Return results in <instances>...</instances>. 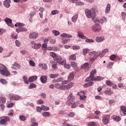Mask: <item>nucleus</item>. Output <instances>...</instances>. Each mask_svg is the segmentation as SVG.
<instances>
[{"instance_id":"obj_8","label":"nucleus","mask_w":126,"mask_h":126,"mask_svg":"<svg viewBox=\"0 0 126 126\" xmlns=\"http://www.w3.org/2000/svg\"><path fill=\"white\" fill-rule=\"evenodd\" d=\"M120 114L121 116H126V106L125 105H122L120 106Z\"/></svg>"},{"instance_id":"obj_33","label":"nucleus","mask_w":126,"mask_h":126,"mask_svg":"<svg viewBox=\"0 0 126 126\" xmlns=\"http://www.w3.org/2000/svg\"><path fill=\"white\" fill-rule=\"evenodd\" d=\"M77 18H78V15L77 14L75 15L73 17H72V21L75 23L76 22V20H77Z\"/></svg>"},{"instance_id":"obj_40","label":"nucleus","mask_w":126,"mask_h":126,"mask_svg":"<svg viewBox=\"0 0 126 126\" xmlns=\"http://www.w3.org/2000/svg\"><path fill=\"white\" fill-rule=\"evenodd\" d=\"M114 63H115L114 62H109L107 66V68H112V67L114 65Z\"/></svg>"},{"instance_id":"obj_5","label":"nucleus","mask_w":126,"mask_h":126,"mask_svg":"<svg viewBox=\"0 0 126 126\" xmlns=\"http://www.w3.org/2000/svg\"><path fill=\"white\" fill-rule=\"evenodd\" d=\"M0 73L3 76H5L6 77L10 75V73L9 72V71H8L7 68H5V69L1 70L0 71Z\"/></svg>"},{"instance_id":"obj_15","label":"nucleus","mask_w":126,"mask_h":126,"mask_svg":"<svg viewBox=\"0 0 126 126\" xmlns=\"http://www.w3.org/2000/svg\"><path fill=\"white\" fill-rule=\"evenodd\" d=\"M104 40H105V37L104 36H97L95 38V40L97 43L103 42Z\"/></svg>"},{"instance_id":"obj_53","label":"nucleus","mask_w":126,"mask_h":126,"mask_svg":"<svg viewBox=\"0 0 126 126\" xmlns=\"http://www.w3.org/2000/svg\"><path fill=\"white\" fill-rule=\"evenodd\" d=\"M96 69L93 70L91 71V74L90 75H91V77H94V75L95 73H96Z\"/></svg>"},{"instance_id":"obj_54","label":"nucleus","mask_w":126,"mask_h":126,"mask_svg":"<svg viewBox=\"0 0 126 126\" xmlns=\"http://www.w3.org/2000/svg\"><path fill=\"white\" fill-rule=\"evenodd\" d=\"M85 42L87 43H94V40L92 39H89L87 38V37L86 38Z\"/></svg>"},{"instance_id":"obj_3","label":"nucleus","mask_w":126,"mask_h":126,"mask_svg":"<svg viewBox=\"0 0 126 126\" xmlns=\"http://www.w3.org/2000/svg\"><path fill=\"white\" fill-rule=\"evenodd\" d=\"M89 55L91 56L90 62L93 63L98 57H100V52L93 51L89 53Z\"/></svg>"},{"instance_id":"obj_2","label":"nucleus","mask_w":126,"mask_h":126,"mask_svg":"<svg viewBox=\"0 0 126 126\" xmlns=\"http://www.w3.org/2000/svg\"><path fill=\"white\" fill-rule=\"evenodd\" d=\"M85 13L88 18H92L93 19L94 18H95L96 16V12L94 9H91V10H89V9H86Z\"/></svg>"},{"instance_id":"obj_7","label":"nucleus","mask_w":126,"mask_h":126,"mask_svg":"<svg viewBox=\"0 0 126 126\" xmlns=\"http://www.w3.org/2000/svg\"><path fill=\"white\" fill-rule=\"evenodd\" d=\"M31 44L32 45V49L34 50H37L41 48V44L40 43H36L34 41H31Z\"/></svg>"},{"instance_id":"obj_13","label":"nucleus","mask_w":126,"mask_h":126,"mask_svg":"<svg viewBox=\"0 0 126 126\" xmlns=\"http://www.w3.org/2000/svg\"><path fill=\"white\" fill-rule=\"evenodd\" d=\"M39 36L38 33L37 32H32L29 34V38L30 39H36V38Z\"/></svg>"},{"instance_id":"obj_37","label":"nucleus","mask_w":126,"mask_h":126,"mask_svg":"<svg viewBox=\"0 0 126 126\" xmlns=\"http://www.w3.org/2000/svg\"><path fill=\"white\" fill-rule=\"evenodd\" d=\"M23 79L24 80V82H25L26 84H28L29 83V80L27 79V77L26 76H24L23 77Z\"/></svg>"},{"instance_id":"obj_44","label":"nucleus","mask_w":126,"mask_h":126,"mask_svg":"<svg viewBox=\"0 0 126 126\" xmlns=\"http://www.w3.org/2000/svg\"><path fill=\"white\" fill-rule=\"evenodd\" d=\"M113 119L114 120V121H115V122H120V121H121L122 120V118H121L120 116H116Z\"/></svg>"},{"instance_id":"obj_6","label":"nucleus","mask_w":126,"mask_h":126,"mask_svg":"<svg viewBox=\"0 0 126 126\" xmlns=\"http://www.w3.org/2000/svg\"><path fill=\"white\" fill-rule=\"evenodd\" d=\"M4 21L9 27H14V26L12 25V20H11V19L6 17L5 18Z\"/></svg>"},{"instance_id":"obj_16","label":"nucleus","mask_w":126,"mask_h":126,"mask_svg":"<svg viewBox=\"0 0 126 126\" xmlns=\"http://www.w3.org/2000/svg\"><path fill=\"white\" fill-rule=\"evenodd\" d=\"M108 52H109V49L107 48L103 49L101 52H100V58H103L104 55L106 53H108Z\"/></svg>"},{"instance_id":"obj_19","label":"nucleus","mask_w":126,"mask_h":126,"mask_svg":"<svg viewBox=\"0 0 126 126\" xmlns=\"http://www.w3.org/2000/svg\"><path fill=\"white\" fill-rule=\"evenodd\" d=\"M61 37H63V38H72V35L66 33H63L61 34Z\"/></svg>"},{"instance_id":"obj_62","label":"nucleus","mask_w":126,"mask_h":126,"mask_svg":"<svg viewBox=\"0 0 126 126\" xmlns=\"http://www.w3.org/2000/svg\"><path fill=\"white\" fill-rule=\"evenodd\" d=\"M15 44L17 47H20V45H21V42H20V41H19V40H16L15 41Z\"/></svg>"},{"instance_id":"obj_50","label":"nucleus","mask_w":126,"mask_h":126,"mask_svg":"<svg viewBox=\"0 0 126 126\" xmlns=\"http://www.w3.org/2000/svg\"><path fill=\"white\" fill-rule=\"evenodd\" d=\"M50 56L53 58L54 60L55 59L56 57H57L58 55L55 52H50Z\"/></svg>"},{"instance_id":"obj_49","label":"nucleus","mask_w":126,"mask_h":126,"mask_svg":"<svg viewBox=\"0 0 126 126\" xmlns=\"http://www.w3.org/2000/svg\"><path fill=\"white\" fill-rule=\"evenodd\" d=\"M106 84L107 86H112V85H113V83L110 80H107L106 81Z\"/></svg>"},{"instance_id":"obj_61","label":"nucleus","mask_w":126,"mask_h":126,"mask_svg":"<svg viewBox=\"0 0 126 126\" xmlns=\"http://www.w3.org/2000/svg\"><path fill=\"white\" fill-rule=\"evenodd\" d=\"M59 64H61V65H64L65 63H66V61L63 60V61H61L59 63Z\"/></svg>"},{"instance_id":"obj_51","label":"nucleus","mask_w":126,"mask_h":126,"mask_svg":"<svg viewBox=\"0 0 126 126\" xmlns=\"http://www.w3.org/2000/svg\"><path fill=\"white\" fill-rule=\"evenodd\" d=\"M121 16L123 20H126V12H122L121 13Z\"/></svg>"},{"instance_id":"obj_4","label":"nucleus","mask_w":126,"mask_h":126,"mask_svg":"<svg viewBox=\"0 0 126 126\" xmlns=\"http://www.w3.org/2000/svg\"><path fill=\"white\" fill-rule=\"evenodd\" d=\"M0 119V125L1 126H6L7 125V122H9L10 121L8 116H2Z\"/></svg>"},{"instance_id":"obj_18","label":"nucleus","mask_w":126,"mask_h":126,"mask_svg":"<svg viewBox=\"0 0 126 126\" xmlns=\"http://www.w3.org/2000/svg\"><path fill=\"white\" fill-rule=\"evenodd\" d=\"M95 20H98L99 23H101V24H103L104 22H107V18L105 17H103L100 20L99 19H96Z\"/></svg>"},{"instance_id":"obj_36","label":"nucleus","mask_w":126,"mask_h":126,"mask_svg":"<svg viewBox=\"0 0 126 126\" xmlns=\"http://www.w3.org/2000/svg\"><path fill=\"white\" fill-rule=\"evenodd\" d=\"M93 79H94V77H91V76L90 75V76L85 79V82H88L89 81H93Z\"/></svg>"},{"instance_id":"obj_29","label":"nucleus","mask_w":126,"mask_h":126,"mask_svg":"<svg viewBox=\"0 0 126 126\" xmlns=\"http://www.w3.org/2000/svg\"><path fill=\"white\" fill-rule=\"evenodd\" d=\"M54 61H56V62L59 63H60L61 61H63V58L60 56L57 55V57L55 58Z\"/></svg>"},{"instance_id":"obj_43","label":"nucleus","mask_w":126,"mask_h":126,"mask_svg":"<svg viewBox=\"0 0 126 126\" xmlns=\"http://www.w3.org/2000/svg\"><path fill=\"white\" fill-rule=\"evenodd\" d=\"M71 65L74 69L77 68V64H76L74 62H71Z\"/></svg>"},{"instance_id":"obj_55","label":"nucleus","mask_w":126,"mask_h":126,"mask_svg":"<svg viewBox=\"0 0 126 126\" xmlns=\"http://www.w3.org/2000/svg\"><path fill=\"white\" fill-rule=\"evenodd\" d=\"M88 51H89V49H84L83 50V55H84V56H86V55H87V53L88 52Z\"/></svg>"},{"instance_id":"obj_45","label":"nucleus","mask_w":126,"mask_h":126,"mask_svg":"<svg viewBox=\"0 0 126 126\" xmlns=\"http://www.w3.org/2000/svg\"><path fill=\"white\" fill-rule=\"evenodd\" d=\"M19 119L22 122H25V121H26V117L24 115H20L19 116Z\"/></svg>"},{"instance_id":"obj_56","label":"nucleus","mask_w":126,"mask_h":126,"mask_svg":"<svg viewBox=\"0 0 126 126\" xmlns=\"http://www.w3.org/2000/svg\"><path fill=\"white\" fill-rule=\"evenodd\" d=\"M41 111H43V109L42 108V106H37L36 107V111L38 113H41Z\"/></svg>"},{"instance_id":"obj_11","label":"nucleus","mask_w":126,"mask_h":126,"mask_svg":"<svg viewBox=\"0 0 126 126\" xmlns=\"http://www.w3.org/2000/svg\"><path fill=\"white\" fill-rule=\"evenodd\" d=\"M15 27H19V28H18L16 29V32H17V33H19L20 32H21L20 26L23 27V26H24V24H21V23H17L16 24H15Z\"/></svg>"},{"instance_id":"obj_42","label":"nucleus","mask_w":126,"mask_h":126,"mask_svg":"<svg viewBox=\"0 0 126 126\" xmlns=\"http://www.w3.org/2000/svg\"><path fill=\"white\" fill-rule=\"evenodd\" d=\"M116 58H117V55L113 54L110 56L109 59L110 61H115L116 60Z\"/></svg>"},{"instance_id":"obj_17","label":"nucleus","mask_w":126,"mask_h":126,"mask_svg":"<svg viewBox=\"0 0 126 126\" xmlns=\"http://www.w3.org/2000/svg\"><path fill=\"white\" fill-rule=\"evenodd\" d=\"M81 68H82L83 69H87V70L88 71V69H89V63H85L84 64L82 65Z\"/></svg>"},{"instance_id":"obj_47","label":"nucleus","mask_w":126,"mask_h":126,"mask_svg":"<svg viewBox=\"0 0 126 126\" xmlns=\"http://www.w3.org/2000/svg\"><path fill=\"white\" fill-rule=\"evenodd\" d=\"M69 59L72 60V61H75L76 60V56L74 54H73L70 55Z\"/></svg>"},{"instance_id":"obj_9","label":"nucleus","mask_w":126,"mask_h":126,"mask_svg":"<svg viewBox=\"0 0 126 126\" xmlns=\"http://www.w3.org/2000/svg\"><path fill=\"white\" fill-rule=\"evenodd\" d=\"M102 121L104 125H108V124H109V122H110V116H104L103 118Z\"/></svg>"},{"instance_id":"obj_25","label":"nucleus","mask_w":126,"mask_h":126,"mask_svg":"<svg viewBox=\"0 0 126 126\" xmlns=\"http://www.w3.org/2000/svg\"><path fill=\"white\" fill-rule=\"evenodd\" d=\"M74 78V74H73V73H70L68 76V80L69 81H70L71 80H73Z\"/></svg>"},{"instance_id":"obj_24","label":"nucleus","mask_w":126,"mask_h":126,"mask_svg":"<svg viewBox=\"0 0 126 126\" xmlns=\"http://www.w3.org/2000/svg\"><path fill=\"white\" fill-rule=\"evenodd\" d=\"M111 10V4L109 3L107 4L106 8L105 9V13L107 14L110 12Z\"/></svg>"},{"instance_id":"obj_34","label":"nucleus","mask_w":126,"mask_h":126,"mask_svg":"<svg viewBox=\"0 0 126 126\" xmlns=\"http://www.w3.org/2000/svg\"><path fill=\"white\" fill-rule=\"evenodd\" d=\"M67 116H68V117H69L70 118H73V117L75 116V113L73 112H70L67 113Z\"/></svg>"},{"instance_id":"obj_12","label":"nucleus","mask_w":126,"mask_h":126,"mask_svg":"<svg viewBox=\"0 0 126 126\" xmlns=\"http://www.w3.org/2000/svg\"><path fill=\"white\" fill-rule=\"evenodd\" d=\"M67 99L69 103H70V104H72V102H74V100H75V97H74V96L72 95V94H70Z\"/></svg>"},{"instance_id":"obj_20","label":"nucleus","mask_w":126,"mask_h":126,"mask_svg":"<svg viewBox=\"0 0 126 126\" xmlns=\"http://www.w3.org/2000/svg\"><path fill=\"white\" fill-rule=\"evenodd\" d=\"M73 86V83L70 82L66 85H65V90H69Z\"/></svg>"},{"instance_id":"obj_48","label":"nucleus","mask_w":126,"mask_h":126,"mask_svg":"<svg viewBox=\"0 0 126 126\" xmlns=\"http://www.w3.org/2000/svg\"><path fill=\"white\" fill-rule=\"evenodd\" d=\"M13 66H16L17 69H19V68H20V65H19V64L16 63V62H15L13 64H12Z\"/></svg>"},{"instance_id":"obj_52","label":"nucleus","mask_w":126,"mask_h":126,"mask_svg":"<svg viewBox=\"0 0 126 126\" xmlns=\"http://www.w3.org/2000/svg\"><path fill=\"white\" fill-rule=\"evenodd\" d=\"M59 13V10H53L51 11L52 15H56V14H58Z\"/></svg>"},{"instance_id":"obj_10","label":"nucleus","mask_w":126,"mask_h":126,"mask_svg":"<svg viewBox=\"0 0 126 126\" xmlns=\"http://www.w3.org/2000/svg\"><path fill=\"white\" fill-rule=\"evenodd\" d=\"M10 98L11 100H15L16 101H17V100H19V99H20V96L17 94H10Z\"/></svg>"},{"instance_id":"obj_38","label":"nucleus","mask_w":126,"mask_h":126,"mask_svg":"<svg viewBox=\"0 0 126 126\" xmlns=\"http://www.w3.org/2000/svg\"><path fill=\"white\" fill-rule=\"evenodd\" d=\"M37 87V86L34 83H31L30 84V86L29 87V89H32V88H36Z\"/></svg>"},{"instance_id":"obj_31","label":"nucleus","mask_w":126,"mask_h":126,"mask_svg":"<svg viewBox=\"0 0 126 126\" xmlns=\"http://www.w3.org/2000/svg\"><path fill=\"white\" fill-rule=\"evenodd\" d=\"M6 102V98L5 97H0V104H3Z\"/></svg>"},{"instance_id":"obj_35","label":"nucleus","mask_w":126,"mask_h":126,"mask_svg":"<svg viewBox=\"0 0 126 126\" xmlns=\"http://www.w3.org/2000/svg\"><path fill=\"white\" fill-rule=\"evenodd\" d=\"M79 104V102H75L74 103H73L71 106V108L72 109H74L75 108H76L78 106V104Z\"/></svg>"},{"instance_id":"obj_63","label":"nucleus","mask_w":126,"mask_h":126,"mask_svg":"<svg viewBox=\"0 0 126 126\" xmlns=\"http://www.w3.org/2000/svg\"><path fill=\"white\" fill-rule=\"evenodd\" d=\"M3 4L6 8H9V7H10V3H5L4 2Z\"/></svg>"},{"instance_id":"obj_60","label":"nucleus","mask_w":126,"mask_h":126,"mask_svg":"<svg viewBox=\"0 0 126 126\" xmlns=\"http://www.w3.org/2000/svg\"><path fill=\"white\" fill-rule=\"evenodd\" d=\"M61 87V85L59 83H56L55 84V88H56V89H60Z\"/></svg>"},{"instance_id":"obj_59","label":"nucleus","mask_w":126,"mask_h":126,"mask_svg":"<svg viewBox=\"0 0 126 126\" xmlns=\"http://www.w3.org/2000/svg\"><path fill=\"white\" fill-rule=\"evenodd\" d=\"M75 3H76V5H83L84 4V3L82 1H77L76 2H75Z\"/></svg>"},{"instance_id":"obj_58","label":"nucleus","mask_w":126,"mask_h":126,"mask_svg":"<svg viewBox=\"0 0 126 126\" xmlns=\"http://www.w3.org/2000/svg\"><path fill=\"white\" fill-rule=\"evenodd\" d=\"M88 126H96V123L93 122H89L88 124Z\"/></svg>"},{"instance_id":"obj_14","label":"nucleus","mask_w":126,"mask_h":126,"mask_svg":"<svg viewBox=\"0 0 126 126\" xmlns=\"http://www.w3.org/2000/svg\"><path fill=\"white\" fill-rule=\"evenodd\" d=\"M77 35L79 38H80V39H83L84 40L86 39V36L84 35L83 32H78Z\"/></svg>"},{"instance_id":"obj_46","label":"nucleus","mask_w":126,"mask_h":126,"mask_svg":"<svg viewBox=\"0 0 126 126\" xmlns=\"http://www.w3.org/2000/svg\"><path fill=\"white\" fill-rule=\"evenodd\" d=\"M52 33L54 34L55 36H59V35L61 34V33H60V32L56 30L53 31Z\"/></svg>"},{"instance_id":"obj_23","label":"nucleus","mask_w":126,"mask_h":126,"mask_svg":"<svg viewBox=\"0 0 126 126\" xmlns=\"http://www.w3.org/2000/svg\"><path fill=\"white\" fill-rule=\"evenodd\" d=\"M104 78L101 76L94 77L93 81H99L100 80H103Z\"/></svg>"},{"instance_id":"obj_28","label":"nucleus","mask_w":126,"mask_h":126,"mask_svg":"<svg viewBox=\"0 0 126 126\" xmlns=\"http://www.w3.org/2000/svg\"><path fill=\"white\" fill-rule=\"evenodd\" d=\"M40 81L42 83H46L47 82V77L46 76H42L40 77Z\"/></svg>"},{"instance_id":"obj_27","label":"nucleus","mask_w":126,"mask_h":126,"mask_svg":"<svg viewBox=\"0 0 126 126\" xmlns=\"http://www.w3.org/2000/svg\"><path fill=\"white\" fill-rule=\"evenodd\" d=\"M93 84H94V82H90L89 83H85L84 85V87H85V88H87L88 87L92 86V85H93Z\"/></svg>"},{"instance_id":"obj_1","label":"nucleus","mask_w":126,"mask_h":126,"mask_svg":"<svg viewBox=\"0 0 126 126\" xmlns=\"http://www.w3.org/2000/svg\"><path fill=\"white\" fill-rule=\"evenodd\" d=\"M94 23L95 24L92 26L91 30L93 32H94V33H98V32L101 31V26L98 20H95Z\"/></svg>"},{"instance_id":"obj_64","label":"nucleus","mask_w":126,"mask_h":126,"mask_svg":"<svg viewBox=\"0 0 126 126\" xmlns=\"http://www.w3.org/2000/svg\"><path fill=\"white\" fill-rule=\"evenodd\" d=\"M13 113H14V112H13V110H10V111L9 112V113L8 114V115L9 117H12L13 116Z\"/></svg>"},{"instance_id":"obj_26","label":"nucleus","mask_w":126,"mask_h":126,"mask_svg":"<svg viewBox=\"0 0 126 126\" xmlns=\"http://www.w3.org/2000/svg\"><path fill=\"white\" fill-rule=\"evenodd\" d=\"M104 94L106 95H112V94H113V93H112V89H107V90L104 91Z\"/></svg>"},{"instance_id":"obj_30","label":"nucleus","mask_w":126,"mask_h":126,"mask_svg":"<svg viewBox=\"0 0 126 126\" xmlns=\"http://www.w3.org/2000/svg\"><path fill=\"white\" fill-rule=\"evenodd\" d=\"M42 115L43 117L47 118V117H50L51 113L49 112H44L42 113Z\"/></svg>"},{"instance_id":"obj_39","label":"nucleus","mask_w":126,"mask_h":126,"mask_svg":"<svg viewBox=\"0 0 126 126\" xmlns=\"http://www.w3.org/2000/svg\"><path fill=\"white\" fill-rule=\"evenodd\" d=\"M49 76L50 78H52V79H54L55 78H57V77L59 76V75L58 74H51Z\"/></svg>"},{"instance_id":"obj_22","label":"nucleus","mask_w":126,"mask_h":126,"mask_svg":"<svg viewBox=\"0 0 126 126\" xmlns=\"http://www.w3.org/2000/svg\"><path fill=\"white\" fill-rule=\"evenodd\" d=\"M39 66L40 67H42V69H44V70H47V69H48V65L46 63L39 64Z\"/></svg>"},{"instance_id":"obj_57","label":"nucleus","mask_w":126,"mask_h":126,"mask_svg":"<svg viewBox=\"0 0 126 126\" xmlns=\"http://www.w3.org/2000/svg\"><path fill=\"white\" fill-rule=\"evenodd\" d=\"M6 68V67L4 66V65L0 63V71H1V70H3V69Z\"/></svg>"},{"instance_id":"obj_32","label":"nucleus","mask_w":126,"mask_h":126,"mask_svg":"<svg viewBox=\"0 0 126 126\" xmlns=\"http://www.w3.org/2000/svg\"><path fill=\"white\" fill-rule=\"evenodd\" d=\"M0 82L3 85H6L7 84V81L4 79H0Z\"/></svg>"},{"instance_id":"obj_41","label":"nucleus","mask_w":126,"mask_h":126,"mask_svg":"<svg viewBox=\"0 0 126 126\" xmlns=\"http://www.w3.org/2000/svg\"><path fill=\"white\" fill-rule=\"evenodd\" d=\"M42 110L43 111H49L50 110V107L46 106L45 105H41Z\"/></svg>"},{"instance_id":"obj_21","label":"nucleus","mask_w":126,"mask_h":126,"mask_svg":"<svg viewBox=\"0 0 126 126\" xmlns=\"http://www.w3.org/2000/svg\"><path fill=\"white\" fill-rule=\"evenodd\" d=\"M38 77L37 76H32L29 78V82H33V81H35L36 80Z\"/></svg>"}]
</instances>
